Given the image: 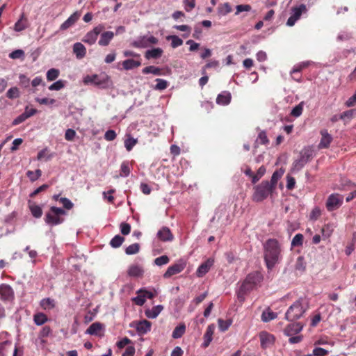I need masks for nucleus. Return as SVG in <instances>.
<instances>
[{
    "mask_svg": "<svg viewBox=\"0 0 356 356\" xmlns=\"http://www.w3.org/2000/svg\"><path fill=\"white\" fill-rule=\"evenodd\" d=\"M264 259L268 270H271L282 259V247L275 238H269L264 244Z\"/></svg>",
    "mask_w": 356,
    "mask_h": 356,
    "instance_id": "1",
    "label": "nucleus"
},
{
    "mask_svg": "<svg viewBox=\"0 0 356 356\" xmlns=\"http://www.w3.org/2000/svg\"><path fill=\"white\" fill-rule=\"evenodd\" d=\"M307 309V302L303 299H299L289 307L285 318L289 321H295L301 318Z\"/></svg>",
    "mask_w": 356,
    "mask_h": 356,
    "instance_id": "2",
    "label": "nucleus"
},
{
    "mask_svg": "<svg viewBox=\"0 0 356 356\" xmlns=\"http://www.w3.org/2000/svg\"><path fill=\"white\" fill-rule=\"evenodd\" d=\"M83 83L86 85H92L102 89L108 88L112 85L111 77L105 72L87 75L83 78Z\"/></svg>",
    "mask_w": 356,
    "mask_h": 356,
    "instance_id": "3",
    "label": "nucleus"
},
{
    "mask_svg": "<svg viewBox=\"0 0 356 356\" xmlns=\"http://www.w3.org/2000/svg\"><path fill=\"white\" fill-rule=\"evenodd\" d=\"M275 188L268 181H263L254 188L252 200L259 202L268 197L269 194Z\"/></svg>",
    "mask_w": 356,
    "mask_h": 356,
    "instance_id": "4",
    "label": "nucleus"
},
{
    "mask_svg": "<svg viewBox=\"0 0 356 356\" xmlns=\"http://www.w3.org/2000/svg\"><path fill=\"white\" fill-rule=\"evenodd\" d=\"M66 215V211L56 207H51L49 212L45 215L44 221L47 224L54 226L64 222L62 216Z\"/></svg>",
    "mask_w": 356,
    "mask_h": 356,
    "instance_id": "5",
    "label": "nucleus"
},
{
    "mask_svg": "<svg viewBox=\"0 0 356 356\" xmlns=\"http://www.w3.org/2000/svg\"><path fill=\"white\" fill-rule=\"evenodd\" d=\"M263 280L262 275L255 271L248 275L245 280L243 282L241 290L246 292L252 289L255 286L260 283Z\"/></svg>",
    "mask_w": 356,
    "mask_h": 356,
    "instance_id": "6",
    "label": "nucleus"
},
{
    "mask_svg": "<svg viewBox=\"0 0 356 356\" xmlns=\"http://www.w3.org/2000/svg\"><path fill=\"white\" fill-rule=\"evenodd\" d=\"M313 157V151L309 148L303 149L300 153L299 159L294 161L293 168L296 170H301Z\"/></svg>",
    "mask_w": 356,
    "mask_h": 356,
    "instance_id": "7",
    "label": "nucleus"
},
{
    "mask_svg": "<svg viewBox=\"0 0 356 356\" xmlns=\"http://www.w3.org/2000/svg\"><path fill=\"white\" fill-rule=\"evenodd\" d=\"M105 29V26L102 24H99L92 30L88 32L82 41L85 43H87L90 45L94 44L97 39L98 35Z\"/></svg>",
    "mask_w": 356,
    "mask_h": 356,
    "instance_id": "8",
    "label": "nucleus"
},
{
    "mask_svg": "<svg viewBox=\"0 0 356 356\" xmlns=\"http://www.w3.org/2000/svg\"><path fill=\"white\" fill-rule=\"evenodd\" d=\"M343 197L338 193L331 194L326 202L325 206L329 211H332L341 207Z\"/></svg>",
    "mask_w": 356,
    "mask_h": 356,
    "instance_id": "9",
    "label": "nucleus"
},
{
    "mask_svg": "<svg viewBox=\"0 0 356 356\" xmlns=\"http://www.w3.org/2000/svg\"><path fill=\"white\" fill-rule=\"evenodd\" d=\"M291 15L286 22V25L292 26L300 18L302 14L307 11V8L305 4H301L298 7L292 8Z\"/></svg>",
    "mask_w": 356,
    "mask_h": 356,
    "instance_id": "10",
    "label": "nucleus"
},
{
    "mask_svg": "<svg viewBox=\"0 0 356 356\" xmlns=\"http://www.w3.org/2000/svg\"><path fill=\"white\" fill-rule=\"evenodd\" d=\"M186 266V263L185 261L182 259L178 261L177 263L168 268L167 270L163 274V277L168 279L172 275L181 273L185 268Z\"/></svg>",
    "mask_w": 356,
    "mask_h": 356,
    "instance_id": "11",
    "label": "nucleus"
},
{
    "mask_svg": "<svg viewBox=\"0 0 356 356\" xmlns=\"http://www.w3.org/2000/svg\"><path fill=\"white\" fill-rule=\"evenodd\" d=\"M259 337L261 342V346L264 349L273 346L275 341L274 335L266 331L261 332Z\"/></svg>",
    "mask_w": 356,
    "mask_h": 356,
    "instance_id": "12",
    "label": "nucleus"
},
{
    "mask_svg": "<svg viewBox=\"0 0 356 356\" xmlns=\"http://www.w3.org/2000/svg\"><path fill=\"white\" fill-rule=\"evenodd\" d=\"M14 291L13 288L7 284H0V299L3 301H11L14 299Z\"/></svg>",
    "mask_w": 356,
    "mask_h": 356,
    "instance_id": "13",
    "label": "nucleus"
},
{
    "mask_svg": "<svg viewBox=\"0 0 356 356\" xmlns=\"http://www.w3.org/2000/svg\"><path fill=\"white\" fill-rule=\"evenodd\" d=\"M115 33L113 31H102L100 33V38L98 41V44L102 47L108 46L111 41L113 39Z\"/></svg>",
    "mask_w": 356,
    "mask_h": 356,
    "instance_id": "14",
    "label": "nucleus"
},
{
    "mask_svg": "<svg viewBox=\"0 0 356 356\" xmlns=\"http://www.w3.org/2000/svg\"><path fill=\"white\" fill-rule=\"evenodd\" d=\"M303 327L301 323H293L289 324L284 329V332L287 336H293L299 333Z\"/></svg>",
    "mask_w": 356,
    "mask_h": 356,
    "instance_id": "15",
    "label": "nucleus"
},
{
    "mask_svg": "<svg viewBox=\"0 0 356 356\" xmlns=\"http://www.w3.org/2000/svg\"><path fill=\"white\" fill-rule=\"evenodd\" d=\"M152 323L147 320L136 323V329L139 334H145L151 330Z\"/></svg>",
    "mask_w": 356,
    "mask_h": 356,
    "instance_id": "16",
    "label": "nucleus"
},
{
    "mask_svg": "<svg viewBox=\"0 0 356 356\" xmlns=\"http://www.w3.org/2000/svg\"><path fill=\"white\" fill-rule=\"evenodd\" d=\"M157 237L162 241H171L174 236L170 229L167 227H163L157 233Z\"/></svg>",
    "mask_w": 356,
    "mask_h": 356,
    "instance_id": "17",
    "label": "nucleus"
},
{
    "mask_svg": "<svg viewBox=\"0 0 356 356\" xmlns=\"http://www.w3.org/2000/svg\"><path fill=\"white\" fill-rule=\"evenodd\" d=\"M104 326L99 322H95L92 323L88 328L86 330V333L90 335H95L101 337L102 334H101L102 330H103Z\"/></svg>",
    "mask_w": 356,
    "mask_h": 356,
    "instance_id": "18",
    "label": "nucleus"
},
{
    "mask_svg": "<svg viewBox=\"0 0 356 356\" xmlns=\"http://www.w3.org/2000/svg\"><path fill=\"white\" fill-rule=\"evenodd\" d=\"M81 14L78 12L74 13L70 16V17L65 20L60 27V30H66L74 25L76 21L79 19Z\"/></svg>",
    "mask_w": 356,
    "mask_h": 356,
    "instance_id": "19",
    "label": "nucleus"
},
{
    "mask_svg": "<svg viewBox=\"0 0 356 356\" xmlns=\"http://www.w3.org/2000/svg\"><path fill=\"white\" fill-rule=\"evenodd\" d=\"M215 330V325L213 324H211L208 325L207 330L204 334V342L202 343V346L207 348L209 346L210 343L213 339V334Z\"/></svg>",
    "mask_w": 356,
    "mask_h": 356,
    "instance_id": "20",
    "label": "nucleus"
},
{
    "mask_svg": "<svg viewBox=\"0 0 356 356\" xmlns=\"http://www.w3.org/2000/svg\"><path fill=\"white\" fill-rule=\"evenodd\" d=\"M321 139L318 145L319 148H327L331 142L332 141V137L328 134L327 130H322L321 131Z\"/></svg>",
    "mask_w": 356,
    "mask_h": 356,
    "instance_id": "21",
    "label": "nucleus"
},
{
    "mask_svg": "<svg viewBox=\"0 0 356 356\" xmlns=\"http://www.w3.org/2000/svg\"><path fill=\"white\" fill-rule=\"evenodd\" d=\"M213 264V260L209 259L205 262L202 264L197 270V275L198 277H202L211 268Z\"/></svg>",
    "mask_w": 356,
    "mask_h": 356,
    "instance_id": "22",
    "label": "nucleus"
},
{
    "mask_svg": "<svg viewBox=\"0 0 356 356\" xmlns=\"http://www.w3.org/2000/svg\"><path fill=\"white\" fill-rule=\"evenodd\" d=\"M73 52L76 55V58L82 59L86 54V49L81 42H76L73 45Z\"/></svg>",
    "mask_w": 356,
    "mask_h": 356,
    "instance_id": "23",
    "label": "nucleus"
},
{
    "mask_svg": "<svg viewBox=\"0 0 356 356\" xmlns=\"http://www.w3.org/2000/svg\"><path fill=\"white\" fill-rule=\"evenodd\" d=\"M163 309V307L159 305L153 307L152 309H147L145 311V314L148 318H156Z\"/></svg>",
    "mask_w": 356,
    "mask_h": 356,
    "instance_id": "24",
    "label": "nucleus"
},
{
    "mask_svg": "<svg viewBox=\"0 0 356 356\" xmlns=\"http://www.w3.org/2000/svg\"><path fill=\"white\" fill-rule=\"evenodd\" d=\"M231 94L229 92L224 91L219 94L216 98V103L220 105H227L231 101Z\"/></svg>",
    "mask_w": 356,
    "mask_h": 356,
    "instance_id": "25",
    "label": "nucleus"
},
{
    "mask_svg": "<svg viewBox=\"0 0 356 356\" xmlns=\"http://www.w3.org/2000/svg\"><path fill=\"white\" fill-rule=\"evenodd\" d=\"M144 270L143 268L138 265H131L129 266L127 273L130 277H142Z\"/></svg>",
    "mask_w": 356,
    "mask_h": 356,
    "instance_id": "26",
    "label": "nucleus"
},
{
    "mask_svg": "<svg viewBox=\"0 0 356 356\" xmlns=\"http://www.w3.org/2000/svg\"><path fill=\"white\" fill-rule=\"evenodd\" d=\"M122 65L124 70H129L141 65L140 60H136L134 59H127L122 63Z\"/></svg>",
    "mask_w": 356,
    "mask_h": 356,
    "instance_id": "27",
    "label": "nucleus"
},
{
    "mask_svg": "<svg viewBox=\"0 0 356 356\" xmlns=\"http://www.w3.org/2000/svg\"><path fill=\"white\" fill-rule=\"evenodd\" d=\"M163 52V51L162 49H161L159 47L154 48L152 49L147 50L145 52V58L147 59H150V58L156 59V58H160L162 56Z\"/></svg>",
    "mask_w": 356,
    "mask_h": 356,
    "instance_id": "28",
    "label": "nucleus"
},
{
    "mask_svg": "<svg viewBox=\"0 0 356 356\" xmlns=\"http://www.w3.org/2000/svg\"><path fill=\"white\" fill-rule=\"evenodd\" d=\"M29 207L30 209V211H31L32 215L35 218H39L42 216V210L40 206L35 204L34 202H33L31 201H29Z\"/></svg>",
    "mask_w": 356,
    "mask_h": 356,
    "instance_id": "29",
    "label": "nucleus"
},
{
    "mask_svg": "<svg viewBox=\"0 0 356 356\" xmlns=\"http://www.w3.org/2000/svg\"><path fill=\"white\" fill-rule=\"evenodd\" d=\"M142 72L144 74H147L151 73V74H153L156 76H161V75L163 74L162 72V70L161 68H159L158 67H155L154 65H149V66L144 67L142 70Z\"/></svg>",
    "mask_w": 356,
    "mask_h": 356,
    "instance_id": "30",
    "label": "nucleus"
},
{
    "mask_svg": "<svg viewBox=\"0 0 356 356\" xmlns=\"http://www.w3.org/2000/svg\"><path fill=\"white\" fill-rule=\"evenodd\" d=\"M33 321L37 325H42L48 321V318L44 313L38 312L33 315Z\"/></svg>",
    "mask_w": 356,
    "mask_h": 356,
    "instance_id": "31",
    "label": "nucleus"
},
{
    "mask_svg": "<svg viewBox=\"0 0 356 356\" xmlns=\"http://www.w3.org/2000/svg\"><path fill=\"white\" fill-rule=\"evenodd\" d=\"M277 318V314L273 312L270 308L264 310L261 314V320L264 322H268Z\"/></svg>",
    "mask_w": 356,
    "mask_h": 356,
    "instance_id": "32",
    "label": "nucleus"
},
{
    "mask_svg": "<svg viewBox=\"0 0 356 356\" xmlns=\"http://www.w3.org/2000/svg\"><path fill=\"white\" fill-rule=\"evenodd\" d=\"M186 331V325L184 323L177 325L173 330L172 337L174 339L181 338Z\"/></svg>",
    "mask_w": 356,
    "mask_h": 356,
    "instance_id": "33",
    "label": "nucleus"
},
{
    "mask_svg": "<svg viewBox=\"0 0 356 356\" xmlns=\"http://www.w3.org/2000/svg\"><path fill=\"white\" fill-rule=\"evenodd\" d=\"M40 306L44 309H51L55 307V301L50 298H44L40 301Z\"/></svg>",
    "mask_w": 356,
    "mask_h": 356,
    "instance_id": "34",
    "label": "nucleus"
},
{
    "mask_svg": "<svg viewBox=\"0 0 356 356\" xmlns=\"http://www.w3.org/2000/svg\"><path fill=\"white\" fill-rule=\"evenodd\" d=\"M138 143L137 139L134 138L131 135H128L124 140V146L128 152H130Z\"/></svg>",
    "mask_w": 356,
    "mask_h": 356,
    "instance_id": "35",
    "label": "nucleus"
},
{
    "mask_svg": "<svg viewBox=\"0 0 356 356\" xmlns=\"http://www.w3.org/2000/svg\"><path fill=\"white\" fill-rule=\"evenodd\" d=\"M218 11L220 15H226L232 11V8L229 3H225L219 5Z\"/></svg>",
    "mask_w": 356,
    "mask_h": 356,
    "instance_id": "36",
    "label": "nucleus"
},
{
    "mask_svg": "<svg viewBox=\"0 0 356 356\" xmlns=\"http://www.w3.org/2000/svg\"><path fill=\"white\" fill-rule=\"evenodd\" d=\"M131 46L136 48H145L148 46L147 37H141L131 43Z\"/></svg>",
    "mask_w": 356,
    "mask_h": 356,
    "instance_id": "37",
    "label": "nucleus"
},
{
    "mask_svg": "<svg viewBox=\"0 0 356 356\" xmlns=\"http://www.w3.org/2000/svg\"><path fill=\"white\" fill-rule=\"evenodd\" d=\"M51 332L52 330L49 326L46 325L42 327L38 334V338L40 339L42 343H45L44 338L49 336L51 334Z\"/></svg>",
    "mask_w": 356,
    "mask_h": 356,
    "instance_id": "38",
    "label": "nucleus"
},
{
    "mask_svg": "<svg viewBox=\"0 0 356 356\" xmlns=\"http://www.w3.org/2000/svg\"><path fill=\"white\" fill-rule=\"evenodd\" d=\"M168 40H171V47L177 48L183 44V40L177 35H169L166 38Z\"/></svg>",
    "mask_w": 356,
    "mask_h": 356,
    "instance_id": "39",
    "label": "nucleus"
},
{
    "mask_svg": "<svg viewBox=\"0 0 356 356\" xmlns=\"http://www.w3.org/2000/svg\"><path fill=\"white\" fill-rule=\"evenodd\" d=\"M284 171L282 169H280L279 170H276L273 172L270 183L274 186V187H276V184L278 181V180L282 177L283 175Z\"/></svg>",
    "mask_w": 356,
    "mask_h": 356,
    "instance_id": "40",
    "label": "nucleus"
},
{
    "mask_svg": "<svg viewBox=\"0 0 356 356\" xmlns=\"http://www.w3.org/2000/svg\"><path fill=\"white\" fill-rule=\"evenodd\" d=\"M124 241V238L120 235L115 236L110 241L111 247L117 248H119Z\"/></svg>",
    "mask_w": 356,
    "mask_h": 356,
    "instance_id": "41",
    "label": "nucleus"
},
{
    "mask_svg": "<svg viewBox=\"0 0 356 356\" xmlns=\"http://www.w3.org/2000/svg\"><path fill=\"white\" fill-rule=\"evenodd\" d=\"M137 294H138V296L133 298L131 299V300L136 305L142 306L145 304V302L146 301V298H145L143 293H138V291Z\"/></svg>",
    "mask_w": 356,
    "mask_h": 356,
    "instance_id": "42",
    "label": "nucleus"
},
{
    "mask_svg": "<svg viewBox=\"0 0 356 356\" xmlns=\"http://www.w3.org/2000/svg\"><path fill=\"white\" fill-rule=\"evenodd\" d=\"M59 70L55 68L49 70L47 72V79L49 81H54L59 76Z\"/></svg>",
    "mask_w": 356,
    "mask_h": 356,
    "instance_id": "43",
    "label": "nucleus"
},
{
    "mask_svg": "<svg viewBox=\"0 0 356 356\" xmlns=\"http://www.w3.org/2000/svg\"><path fill=\"white\" fill-rule=\"evenodd\" d=\"M42 175V171L40 169L36 170L35 172L29 170L26 172V176L31 181H35L38 179Z\"/></svg>",
    "mask_w": 356,
    "mask_h": 356,
    "instance_id": "44",
    "label": "nucleus"
},
{
    "mask_svg": "<svg viewBox=\"0 0 356 356\" xmlns=\"http://www.w3.org/2000/svg\"><path fill=\"white\" fill-rule=\"evenodd\" d=\"M157 83L155 85L154 88L157 90H163L166 89L168 86V83L167 81L161 79H156L155 80Z\"/></svg>",
    "mask_w": 356,
    "mask_h": 356,
    "instance_id": "45",
    "label": "nucleus"
},
{
    "mask_svg": "<svg viewBox=\"0 0 356 356\" xmlns=\"http://www.w3.org/2000/svg\"><path fill=\"white\" fill-rule=\"evenodd\" d=\"M140 250V245L137 243L131 244L129 245L126 250L125 252L127 254H134L139 252Z\"/></svg>",
    "mask_w": 356,
    "mask_h": 356,
    "instance_id": "46",
    "label": "nucleus"
},
{
    "mask_svg": "<svg viewBox=\"0 0 356 356\" xmlns=\"http://www.w3.org/2000/svg\"><path fill=\"white\" fill-rule=\"evenodd\" d=\"M120 171V176L122 177H128L129 175L131 170L128 161H124L122 163Z\"/></svg>",
    "mask_w": 356,
    "mask_h": 356,
    "instance_id": "47",
    "label": "nucleus"
},
{
    "mask_svg": "<svg viewBox=\"0 0 356 356\" xmlns=\"http://www.w3.org/2000/svg\"><path fill=\"white\" fill-rule=\"evenodd\" d=\"M6 97L11 99L19 97V89L17 87L10 88L6 92Z\"/></svg>",
    "mask_w": 356,
    "mask_h": 356,
    "instance_id": "48",
    "label": "nucleus"
},
{
    "mask_svg": "<svg viewBox=\"0 0 356 356\" xmlns=\"http://www.w3.org/2000/svg\"><path fill=\"white\" fill-rule=\"evenodd\" d=\"M304 236L302 234H297L293 238L291 245L293 247L301 246L303 243Z\"/></svg>",
    "mask_w": 356,
    "mask_h": 356,
    "instance_id": "49",
    "label": "nucleus"
},
{
    "mask_svg": "<svg viewBox=\"0 0 356 356\" xmlns=\"http://www.w3.org/2000/svg\"><path fill=\"white\" fill-rule=\"evenodd\" d=\"M257 141L261 145H268L269 143V140L268 139L266 131H261L259 133Z\"/></svg>",
    "mask_w": 356,
    "mask_h": 356,
    "instance_id": "50",
    "label": "nucleus"
},
{
    "mask_svg": "<svg viewBox=\"0 0 356 356\" xmlns=\"http://www.w3.org/2000/svg\"><path fill=\"white\" fill-rule=\"evenodd\" d=\"M169 261H170V259L166 255H163V256L159 257L154 259V264L159 266L167 264H168Z\"/></svg>",
    "mask_w": 356,
    "mask_h": 356,
    "instance_id": "51",
    "label": "nucleus"
},
{
    "mask_svg": "<svg viewBox=\"0 0 356 356\" xmlns=\"http://www.w3.org/2000/svg\"><path fill=\"white\" fill-rule=\"evenodd\" d=\"M65 87V81L63 80H58L52 83L49 87L50 90H59Z\"/></svg>",
    "mask_w": 356,
    "mask_h": 356,
    "instance_id": "52",
    "label": "nucleus"
},
{
    "mask_svg": "<svg viewBox=\"0 0 356 356\" xmlns=\"http://www.w3.org/2000/svg\"><path fill=\"white\" fill-rule=\"evenodd\" d=\"M174 28L180 31L186 32V34L183 35V37L184 38H187L190 35L191 31V28L188 25H175Z\"/></svg>",
    "mask_w": 356,
    "mask_h": 356,
    "instance_id": "53",
    "label": "nucleus"
},
{
    "mask_svg": "<svg viewBox=\"0 0 356 356\" xmlns=\"http://www.w3.org/2000/svg\"><path fill=\"white\" fill-rule=\"evenodd\" d=\"M252 9V7L248 4H241L238 5L236 7V13L235 15H237L241 12H249Z\"/></svg>",
    "mask_w": 356,
    "mask_h": 356,
    "instance_id": "54",
    "label": "nucleus"
},
{
    "mask_svg": "<svg viewBox=\"0 0 356 356\" xmlns=\"http://www.w3.org/2000/svg\"><path fill=\"white\" fill-rule=\"evenodd\" d=\"M24 51L22 49L15 50L9 54V57L12 59H19V58H24Z\"/></svg>",
    "mask_w": 356,
    "mask_h": 356,
    "instance_id": "55",
    "label": "nucleus"
},
{
    "mask_svg": "<svg viewBox=\"0 0 356 356\" xmlns=\"http://www.w3.org/2000/svg\"><path fill=\"white\" fill-rule=\"evenodd\" d=\"M35 102L39 103L40 104H45V105H52L55 104L56 100L54 99H49L47 97L44 98H35Z\"/></svg>",
    "mask_w": 356,
    "mask_h": 356,
    "instance_id": "56",
    "label": "nucleus"
},
{
    "mask_svg": "<svg viewBox=\"0 0 356 356\" xmlns=\"http://www.w3.org/2000/svg\"><path fill=\"white\" fill-rule=\"evenodd\" d=\"M303 107L301 104L296 106L291 111V115L293 117H299L302 113Z\"/></svg>",
    "mask_w": 356,
    "mask_h": 356,
    "instance_id": "57",
    "label": "nucleus"
},
{
    "mask_svg": "<svg viewBox=\"0 0 356 356\" xmlns=\"http://www.w3.org/2000/svg\"><path fill=\"white\" fill-rule=\"evenodd\" d=\"M23 17L15 24V31H22L26 28V24L23 22Z\"/></svg>",
    "mask_w": 356,
    "mask_h": 356,
    "instance_id": "58",
    "label": "nucleus"
},
{
    "mask_svg": "<svg viewBox=\"0 0 356 356\" xmlns=\"http://www.w3.org/2000/svg\"><path fill=\"white\" fill-rule=\"evenodd\" d=\"M60 202L63 204L65 209L68 210L71 209L74 206V204L66 197H60Z\"/></svg>",
    "mask_w": 356,
    "mask_h": 356,
    "instance_id": "59",
    "label": "nucleus"
},
{
    "mask_svg": "<svg viewBox=\"0 0 356 356\" xmlns=\"http://www.w3.org/2000/svg\"><path fill=\"white\" fill-rule=\"evenodd\" d=\"M218 322L219 329L222 332L226 331L229 328V327L230 326V324H231L227 321H224L220 318L218 319Z\"/></svg>",
    "mask_w": 356,
    "mask_h": 356,
    "instance_id": "60",
    "label": "nucleus"
},
{
    "mask_svg": "<svg viewBox=\"0 0 356 356\" xmlns=\"http://www.w3.org/2000/svg\"><path fill=\"white\" fill-rule=\"evenodd\" d=\"M116 133L114 130H108L104 134V138L107 141H112L116 138Z\"/></svg>",
    "mask_w": 356,
    "mask_h": 356,
    "instance_id": "61",
    "label": "nucleus"
},
{
    "mask_svg": "<svg viewBox=\"0 0 356 356\" xmlns=\"http://www.w3.org/2000/svg\"><path fill=\"white\" fill-rule=\"evenodd\" d=\"M11 346V343L8 341H3L0 343V356H6L7 348Z\"/></svg>",
    "mask_w": 356,
    "mask_h": 356,
    "instance_id": "62",
    "label": "nucleus"
},
{
    "mask_svg": "<svg viewBox=\"0 0 356 356\" xmlns=\"http://www.w3.org/2000/svg\"><path fill=\"white\" fill-rule=\"evenodd\" d=\"M120 231L123 235H128L131 232L130 225L127 222H122L120 225Z\"/></svg>",
    "mask_w": 356,
    "mask_h": 356,
    "instance_id": "63",
    "label": "nucleus"
},
{
    "mask_svg": "<svg viewBox=\"0 0 356 356\" xmlns=\"http://www.w3.org/2000/svg\"><path fill=\"white\" fill-rule=\"evenodd\" d=\"M312 353L314 356H325L328 354V351L322 348H315Z\"/></svg>",
    "mask_w": 356,
    "mask_h": 356,
    "instance_id": "64",
    "label": "nucleus"
}]
</instances>
